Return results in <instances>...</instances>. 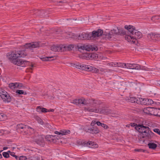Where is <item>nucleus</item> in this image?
Wrapping results in <instances>:
<instances>
[{"mask_svg":"<svg viewBox=\"0 0 160 160\" xmlns=\"http://www.w3.org/2000/svg\"><path fill=\"white\" fill-rule=\"evenodd\" d=\"M111 110H110L106 109L103 108H101L100 114H109L111 113Z\"/></svg>","mask_w":160,"mask_h":160,"instance_id":"nucleus-27","label":"nucleus"},{"mask_svg":"<svg viewBox=\"0 0 160 160\" xmlns=\"http://www.w3.org/2000/svg\"><path fill=\"white\" fill-rule=\"evenodd\" d=\"M41 110V112H42V113H45V112H48L47 109H46V108H44L43 107L42 108V109Z\"/></svg>","mask_w":160,"mask_h":160,"instance_id":"nucleus-46","label":"nucleus"},{"mask_svg":"<svg viewBox=\"0 0 160 160\" xmlns=\"http://www.w3.org/2000/svg\"><path fill=\"white\" fill-rule=\"evenodd\" d=\"M126 126H127V127H129V126H128V125H127Z\"/></svg>","mask_w":160,"mask_h":160,"instance_id":"nucleus-64","label":"nucleus"},{"mask_svg":"<svg viewBox=\"0 0 160 160\" xmlns=\"http://www.w3.org/2000/svg\"><path fill=\"white\" fill-rule=\"evenodd\" d=\"M96 122L95 121L93 120L91 122V126L92 127L95 126L94 125L96 124Z\"/></svg>","mask_w":160,"mask_h":160,"instance_id":"nucleus-50","label":"nucleus"},{"mask_svg":"<svg viewBox=\"0 0 160 160\" xmlns=\"http://www.w3.org/2000/svg\"><path fill=\"white\" fill-rule=\"evenodd\" d=\"M61 1H59V2H63V1H62V0H60ZM53 1H57V2H58V0H53Z\"/></svg>","mask_w":160,"mask_h":160,"instance_id":"nucleus-61","label":"nucleus"},{"mask_svg":"<svg viewBox=\"0 0 160 160\" xmlns=\"http://www.w3.org/2000/svg\"><path fill=\"white\" fill-rule=\"evenodd\" d=\"M16 93H18L19 94H24L26 95L27 93L26 92H24L22 90H18L16 91Z\"/></svg>","mask_w":160,"mask_h":160,"instance_id":"nucleus-38","label":"nucleus"},{"mask_svg":"<svg viewBox=\"0 0 160 160\" xmlns=\"http://www.w3.org/2000/svg\"><path fill=\"white\" fill-rule=\"evenodd\" d=\"M61 135H65L70 133V131L69 130H61Z\"/></svg>","mask_w":160,"mask_h":160,"instance_id":"nucleus-33","label":"nucleus"},{"mask_svg":"<svg viewBox=\"0 0 160 160\" xmlns=\"http://www.w3.org/2000/svg\"><path fill=\"white\" fill-rule=\"evenodd\" d=\"M6 116L3 113H0V121H3L6 118Z\"/></svg>","mask_w":160,"mask_h":160,"instance_id":"nucleus-40","label":"nucleus"},{"mask_svg":"<svg viewBox=\"0 0 160 160\" xmlns=\"http://www.w3.org/2000/svg\"><path fill=\"white\" fill-rule=\"evenodd\" d=\"M74 66L78 69L87 71H92L94 72H98L99 71L98 69L97 68L90 65L83 64L79 63L78 64H75Z\"/></svg>","mask_w":160,"mask_h":160,"instance_id":"nucleus-6","label":"nucleus"},{"mask_svg":"<svg viewBox=\"0 0 160 160\" xmlns=\"http://www.w3.org/2000/svg\"><path fill=\"white\" fill-rule=\"evenodd\" d=\"M148 145L150 149H155L157 147V144L153 143H149L148 144Z\"/></svg>","mask_w":160,"mask_h":160,"instance_id":"nucleus-30","label":"nucleus"},{"mask_svg":"<svg viewBox=\"0 0 160 160\" xmlns=\"http://www.w3.org/2000/svg\"><path fill=\"white\" fill-rule=\"evenodd\" d=\"M2 155L4 157L6 158L9 157V154L8 152H3L2 153Z\"/></svg>","mask_w":160,"mask_h":160,"instance_id":"nucleus-41","label":"nucleus"},{"mask_svg":"<svg viewBox=\"0 0 160 160\" xmlns=\"http://www.w3.org/2000/svg\"><path fill=\"white\" fill-rule=\"evenodd\" d=\"M42 107V106H38L36 108V111L37 112L40 113L41 112V110Z\"/></svg>","mask_w":160,"mask_h":160,"instance_id":"nucleus-42","label":"nucleus"},{"mask_svg":"<svg viewBox=\"0 0 160 160\" xmlns=\"http://www.w3.org/2000/svg\"><path fill=\"white\" fill-rule=\"evenodd\" d=\"M7 152H8L9 153H9H10H10H11V152H11V151H8Z\"/></svg>","mask_w":160,"mask_h":160,"instance_id":"nucleus-62","label":"nucleus"},{"mask_svg":"<svg viewBox=\"0 0 160 160\" xmlns=\"http://www.w3.org/2000/svg\"><path fill=\"white\" fill-rule=\"evenodd\" d=\"M54 111V109H50L49 110H48V112H53Z\"/></svg>","mask_w":160,"mask_h":160,"instance_id":"nucleus-58","label":"nucleus"},{"mask_svg":"<svg viewBox=\"0 0 160 160\" xmlns=\"http://www.w3.org/2000/svg\"><path fill=\"white\" fill-rule=\"evenodd\" d=\"M148 73L149 74H154V73L153 72V71L152 70H150V69H149V68L148 69Z\"/></svg>","mask_w":160,"mask_h":160,"instance_id":"nucleus-52","label":"nucleus"},{"mask_svg":"<svg viewBox=\"0 0 160 160\" xmlns=\"http://www.w3.org/2000/svg\"><path fill=\"white\" fill-rule=\"evenodd\" d=\"M24 48L27 49H30L31 50L34 48H39L42 46V45L39 42H32L27 43L24 45Z\"/></svg>","mask_w":160,"mask_h":160,"instance_id":"nucleus-9","label":"nucleus"},{"mask_svg":"<svg viewBox=\"0 0 160 160\" xmlns=\"http://www.w3.org/2000/svg\"><path fill=\"white\" fill-rule=\"evenodd\" d=\"M10 154V155L13 157L14 156V155H15V153L13 152H11Z\"/></svg>","mask_w":160,"mask_h":160,"instance_id":"nucleus-56","label":"nucleus"},{"mask_svg":"<svg viewBox=\"0 0 160 160\" xmlns=\"http://www.w3.org/2000/svg\"><path fill=\"white\" fill-rule=\"evenodd\" d=\"M126 33V31L123 29L117 28L116 29H113L106 33L103 35V38L106 39L112 40L115 39L116 36L118 35H124Z\"/></svg>","mask_w":160,"mask_h":160,"instance_id":"nucleus-4","label":"nucleus"},{"mask_svg":"<svg viewBox=\"0 0 160 160\" xmlns=\"http://www.w3.org/2000/svg\"><path fill=\"white\" fill-rule=\"evenodd\" d=\"M149 121L143 120L141 124H138L135 128L139 132L144 133L142 138H146V139H150L153 136L154 133L152 132L149 128Z\"/></svg>","mask_w":160,"mask_h":160,"instance_id":"nucleus-2","label":"nucleus"},{"mask_svg":"<svg viewBox=\"0 0 160 160\" xmlns=\"http://www.w3.org/2000/svg\"><path fill=\"white\" fill-rule=\"evenodd\" d=\"M52 136L51 135H48L46 136L45 138L48 141L55 142L56 141L55 138H52Z\"/></svg>","mask_w":160,"mask_h":160,"instance_id":"nucleus-25","label":"nucleus"},{"mask_svg":"<svg viewBox=\"0 0 160 160\" xmlns=\"http://www.w3.org/2000/svg\"><path fill=\"white\" fill-rule=\"evenodd\" d=\"M36 120L39 123L41 124H43V122L42 121V119H41V118L38 117H36Z\"/></svg>","mask_w":160,"mask_h":160,"instance_id":"nucleus-37","label":"nucleus"},{"mask_svg":"<svg viewBox=\"0 0 160 160\" xmlns=\"http://www.w3.org/2000/svg\"><path fill=\"white\" fill-rule=\"evenodd\" d=\"M77 47L79 50L81 49L90 51H96L98 50L97 47L94 45L84 44L82 46L78 45Z\"/></svg>","mask_w":160,"mask_h":160,"instance_id":"nucleus-8","label":"nucleus"},{"mask_svg":"<svg viewBox=\"0 0 160 160\" xmlns=\"http://www.w3.org/2000/svg\"><path fill=\"white\" fill-rule=\"evenodd\" d=\"M32 129L30 127L22 124H18L17 125V129L21 133L25 135L28 134L29 129Z\"/></svg>","mask_w":160,"mask_h":160,"instance_id":"nucleus-7","label":"nucleus"},{"mask_svg":"<svg viewBox=\"0 0 160 160\" xmlns=\"http://www.w3.org/2000/svg\"><path fill=\"white\" fill-rule=\"evenodd\" d=\"M87 132H88L90 133L96 134L98 133L100 131L99 129L97 126H94L91 128H89L86 131Z\"/></svg>","mask_w":160,"mask_h":160,"instance_id":"nucleus-15","label":"nucleus"},{"mask_svg":"<svg viewBox=\"0 0 160 160\" xmlns=\"http://www.w3.org/2000/svg\"><path fill=\"white\" fill-rule=\"evenodd\" d=\"M153 108H145L144 110V112L148 114L152 115Z\"/></svg>","mask_w":160,"mask_h":160,"instance_id":"nucleus-26","label":"nucleus"},{"mask_svg":"<svg viewBox=\"0 0 160 160\" xmlns=\"http://www.w3.org/2000/svg\"><path fill=\"white\" fill-rule=\"evenodd\" d=\"M101 126L105 129H108L109 128L108 126L103 123H102Z\"/></svg>","mask_w":160,"mask_h":160,"instance_id":"nucleus-49","label":"nucleus"},{"mask_svg":"<svg viewBox=\"0 0 160 160\" xmlns=\"http://www.w3.org/2000/svg\"><path fill=\"white\" fill-rule=\"evenodd\" d=\"M159 16H155L153 17H152L151 18V19L152 20H155V19H159Z\"/></svg>","mask_w":160,"mask_h":160,"instance_id":"nucleus-47","label":"nucleus"},{"mask_svg":"<svg viewBox=\"0 0 160 160\" xmlns=\"http://www.w3.org/2000/svg\"><path fill=\"white\" fill-rule=\"evenodd\" d=\"M107 33H108L107 32ZM103 33V31L101 29H98L97 31H94L92 32V33L91 34L90 33V39H93L94 38L100 37L102 35V36H103L104 34L106 33V32H105L104 34L102 35ZM103 38L106 39L105 38H103Z\"/></svg>","mask_w":160,"mask_h":160,"instance_id":"nucleus-11","label":"nucleus"},{"mask_svg":"<svg viewBox=\"0 0 160 160\" xmlns=\"http://www.w3.org/2000/svg\"><path fill=\"white\" fill-rule=\"evenodd\" d=\"M26 63H29V62L25 60H23L21 59H18L16 61H15L13 64L18 66H21L24 67L26 66Z\"/></svg>","mask_w":160,"mask_h":160,"instance_id":"nucleus-16","label":"nucleus"},{"mask_svg":"<svg viewBox=\"0 0 160 160\" xmlns=\"http://www.w3.org/2000/svg\"><path fill=\"white\" fill-rule=\"evenodd\" d=\"M157 84L160 86V80L157 82Z\"/></svg>","mask_w":160,"mask_h":160,"instance_id":"nucleus-60","label":"nucleus"},{"mask_svg":"<svg viewBox=\"0 0 160 160\" xmlns=\"http://www.w3.org/2000/svg\"><path fill=\"white\" fill-rule=\"evenodd\" d=\"M88 56L91 58V59H96L98 57V56L97 54L95 53H89Z\"/></svg>","mask_w":160,"mask_h":160,"instance_id":"nucleus-32","label":"nucleus"},{"mask_svg":"<svg viewBox=\"0 0 160 160\" xmlns=\"http://www.w3.org/2000/svg\"><path fill=\"white\" fill-rule=\"evenodd\" d=\"M134 151L136 152H144L146 150L142 149H135Z\"/></svg>","mask_w":160,"mask_h":160,"instance_id":"nucleus-45","label":"nucleus"},{"mask_svg":"<svg viewBox=\"0 0 160 160\" xmlns=\"http://www.w3.org/2000/svg\"><path fill=\"white\" fill-rule=\"evenodd\" d=\"M82 145L83 146H88L92 148H96L98 147V145L95 142L91 141L88 142H83L82 143Z\"/></svg>","mask_w":160,"mask_h":160,"instance_id":"nucleus-14","label":"nucleus"},{"mask_svg":"<svg viewBox=\"0 0 160 160\" xmlns=\"http://www.w3.org/2000/svg\"><path fill=\"white\" fill-rule=\"evenodd\" d=\"M130 125L131 126V127H134L135 126V127H137V126H138V124L136 123H131L130 124Z\"/></svg>","mask_w":160,"mask_h":160,"instance_id":"nucleus-48","label":"nucleus"},{"mask_svg":"<svg viewBox=\"0 0 160 160\" xmlns=\"http://www.w3.org/2000/svg\"><path fill=\"white\" fill-rule=\"evenodd\" d=\"M110 65H111L112 66H113V67H115V66H116V63H112L110 64Z\"/></svg>","mask_w":160,"mask_h":160,"instance_id":"nucleus-57","label":"nucleus"},{"mask_svg":"<svg viewBox=\"0 0 160 160\" xmlns=\"http://www.w3.org/2000/svg\"><path fill=\"white\" fill-rule=\"evenodd\" d=\"M128 69L136 70H140L141 68V66L135 64L129 63Z\"/></svg>","mask_w":160,"mask_h":160,"instance_id":"nucleus-19","label":"nucleus"},{"mask_svg":"<svg viewBox=\"0 0 160 160\" xmlns=\"http://www.w3.org/2000/svg\"><path fill=\"white\" fill-rule=\"evenodd\" d=\"M129 63H122L120 62L117 63H116V66L115 67H121L125 68H127L128 69L129 67Z\"/></svg>","mask_w":160,"mask_h":160,"instance_id":"nucleus-20","label":"nucleus"},{"mask_svg":"<svg viewBox=\"0 0 160 160\" xmlns=\"http://www.w3.org/2000/svg\"><path fill=\"white\" fill-rule=\"evenodd\" d=\"M8 148V147H5L3 148V149L4 150H6Z\"/></svg>","mask_w":160,"mask_h":160,"instance_id":"nucleus-59","label":"nucleus"},{"mask_svg":"<svg viewBox=\"0 0 160 160\" xmlns=\"http://www.w3.org/2000/svg\"><path fill=\"white\" fill-rule=\"evenodd\" d=\"M36 143L42 147H43L45 145L44 139L40 136H39Z\"/></svg>","mask_w":160,"mask_h":160,"instance_id":"nucleus-24","label":"nucleus"},{"mask_svg":"<svg viewBox=\"0 0 160 160\" xmlns=\"http://www.w3.org/2000/svg\"><path fill=\"white\" fill-rule=\"evenodd\" d=\"M57 98H58V99H59L60 98H59V97H57Z\"/></svg>","mask_w":160,"mask_h":160,"instance_id":"nucleus-63","label":"nucleus"},{"mask_svg":"<svg viewBox=\"0 0 160 160\" xmlns=\"http://www.w3.org/2000/svg\"><path fill=\"white\" fill-rule=\"evenodd\" d=\"M62 47V45H53L51 47V49L54 52H62L63 50Z\"/></svg>","mask_w":160,"mask_h":160,"instance_id":"nucleus-17","label":"nucleus"},{"mask_svg":"<svg viewBox=\"0 0 160 160\" xmlns=\"http://www.w3.org/2000/svg\"><path fill=\"white\" fill-rule=\"evenodd\" d=\"M14 157L15 158L16 160H19V156L15 155Z\"/></svg>","mask_w":160,"mask_h":160,"instance_id":"nucleus-55","label":"nucleus"},{"mask_svg":"<svg viewBox=\"0 0 160 160\" xmlns=\"http://www.w3.org/2000/svg\"><path fill=\"white\" fill-rule=\"evenodd\" d=\"M27 55V53L23 51L14 50L8 53L6 57L8 60L13 63L15 61L18 59V58L24 57Z\"/></svg>","mask_w":160,"mask_h":160,"instance_id":"nucleus-3","label":"nucleus"},{"mask_svg":"<svg viewBox=\"0 0 160 160\" xmlns=\"http://www.w3.org/2000/svg\"><path fill=\"white\" fill-rule=\"evenodd\" d=\"M140 98H137L135 97H130L128 98L129 102H136L138 104H139L140 101L139 100Z\"/></svg>","mask_w":160,"mask_h":160,"instance_id":"nucleus-29","label":"nucleus"},{"mask_svg":"<svg viewBox=\"0 0 160 160\" xmlns=\"http://www.w3.org/2000/svg\"><path fill=\"white\" fill-rule=\"evenodd\" d=\"M124 28L130 33V35H132L134 32V30H136L135 27L131 25H125Z\"/></svg>","mask_w":160,"mask_h":160,"instance_id":"nucleus-18","label":"nucleus"},{"mask_svg":"<svg viewBox=\"0 0 160 160\" xmlns=\"http://www.w3.org/2000/svg\"><path fill=\"white\" fill-rule=\"evenodd\" d=\"M54 133L55 134L58 135H61V130L60 131V132H58L57 131H55L54 132Z\"/></svg>","mask_w":160,"mask_h":160,"instance_id":"nucleus-53","label":"nucleus"},{"mask_svg":"<svg viewBox=\"0 0 160 160\" xmlns=\"http://www.w3.org/2000/svg\"><path fill=\"white\" fill-rule=\"evenodd\" d=\"M148 68H146L144 66H141V68L140 69L144 70L145 71H148Z\"/></svg>","mask_w":160,"mask_h":160,"instance_id":"nucleus-51","label":"nucleus"},{"mask_svg":"<svg viewBox=\"0 0 160 160\" xmlns=\"http://www.w3.org/2000/svg\"><path fill=\"white\" fill-rule=\"evenodd\" d=\"M90 33H82L79 34L77 38L78 40H84L90 39Z\"/></svg>","mask_w":160,"mask_h":160,"instance_id":"nucleus-13","label":"nucleus"},{"mask_svg":"<svg viewBox=\"0 0 160 160\" xmlns=\"http://www.w3.org/2000/svg\"><path fill=\"white\" fill-rule=\"evenodd\" d=\"M142 34L137 30H134V32L132 35H128L125 36V39L128 42L136 43L137 39L142 38Z\"/></svg>","mask_w":160,"mask_h":160,"instance_id":"nucleus-5","label":"nucleus"},{"mask_svg":"<svg viewBox=\"0 0 160 160\" xmlns=\"http://www.w3.org/2000/svg\"><path fill=\"white\" fill-rule=\"evenodd\" d=\"M152 115L160 117V108H153Z\"/></svg>","mask_w":160,"mask_h":160,"instance_id":"nucleus-22","label":"nucleus"},{"mask_svg":"<svg viewBox=\"0 0 160 160\" xmlns=\"http://www.w3.org/2000/svg\"><path fill=\"white\" fill-rule=\"evenodd\" d=\"M19 160H26L27 159V158L25 156H21L19 157Z\"/></svg>","mask_w":160,"mask_h":160,"instance_id":"nucleus-44","label":"nucleus"},{"mask_svg":"<svg viewBox=\"0 0 160 160\" xmlns=\"http://www.w3.org/2000/svg\"><path fill=\"white\" fill-rule=\"evenodd\" d=\"M71 103L76 105L83 104L88 106L84 108L86 111L100 113L101 108L97 107L100 103L99 101L92 98L80 99L73 100Z\"/></svg>","mask_w":160,"mask_h":160,"instance_id":"nucleus-1","label":"nucleus"},{"mask_svg":"<svg viewBox=\"0 0 160 160\" xmlns=\"http://www.w3.org/2000/svg\"><path fill=\"white\" fill-rule=\"evenodd\" d=\"M153 131L160 135V130L159 129L155 128L153 130Z\"/></svg>","mask_w":160,"mask_h":160,"instance_id":"nucleus-43","label":"nucleus"},{"mask_svg":"<svg viewBox=\"0 0 160 160\" xmlns=\"http://www.w3.org/2000/svg\"><path fill=\"white\" fill-rule=\"evenodd\" d=\"M9 87L12 89H13L16 88V85L15 83H11L9 84Z\"/></svg>","mask_w":160,"mask_h":160,"instance_id":"nucleus-36","label":"nucleus"},{"mask_svg":"<svg viewBox=\"0 0 160 160\" xmlns=\"http://www.w3.org/2000/svg\"><path fill=\"white\" fill-rule=\"evenodd\" d=\"M147 38L150 41H158L160 38V34L151 32L147 35Z\"/></svg>","mask_w":160,"mask_h":160,"instance_id":"nucleus-10","label":"nucleus"},{"mask_svg":"<svg viewBox=\"0 0 160 160\" xmlns=\"http://www.w3.org/2000/svg\"><path fill=\"white\" fill-rule=\"evenodd\" d=\"M28 65L29 66H30L31 67L29 68H27L26 70V72H32V68L34 67V66L32 64H31V65H29L28 64Z\"/></svg>","mask_w":160,"mask_h":160,"instance_id":"nucleus-35","label":"nucleus"},{"mask_svg":"<svg viewBox=\"0 0 160 160\" xmlns=\"http://www.w3.org/2000/svg\"><path fill=\"white\" fill-rule=\"evenodd\" d=\"M96 124H97V125L98 126H101L102 125V123H101L100 122L98 121V122H96Z\"/></svg>","mask_w":160,"mask_h":160,"instance_id":"nucleus-54","label":"nucleus"},{"mask_svg":"<svg viewBox=\"0 0 160 160\" xmlns=\"http://www.w3.org/2000/svg\"><path fill=\"white\" fill-rule=\"evenodd\" d=\"M139 104L145 105H151L154 103V102L151 99L145 98H140Z\"/></svg>","mask_w":160,"mask_h":160,"instance_id":"nucleus-12","label":"nucleus"},{"mask_svg":"<svg viewBox=\"0 0 160 160\" xmlns=\"http://www.w3.org/2000/svg\"><path fill=\"white\" fill-rule=\"evenodd\" d=\"M8 92L5 91L3 88H0V96L2 98V97H4L6 94H7Z\"/></svg>","mask_w":160,"mask_h":160,"instance_id":"nucleus-31","label":"nucleus"},{"mask_svg":"<svg viewBox=\"0 0 160 160\" xmlns=\"http://www.w3.org/2000/svg\"><path fill=\"white\" fill-rule=\"evenodd\" d=\"M39 136H32L31 140V141L32 142H36L38 139Z\"/></svg>","mask_w":160,"mask_h":160,"instance_id":"nucleus-34","label":"nucleus"},{"mask_svg":"<svg viewBox=\"0 0 160 160\" xmlns=\"http://www.w3.org/2000/svg\"><path fill=\"white\" fill-rule=\"evenodd\" d=\"M74 48V45L70 44L68 45L64 46L62 45V48L63 49V51H70Z\"/></svg>","mask_w":160,"mask_h":160,"instance_id":"nucleus-21","label":"nucleus"},{"mask_svg":"<svg viewBox=\"0 0 160 160\" xmlns=\"http://www.w3.org/2000/svg\"><path fill=\"white\" fill-rule=\"evenodd\" d=\"M16 88H18L19 89H21L23 87L22 84L19 82L16 83Z\"/></svg>","mask_w":160,"mask_h":160,"instance_id":"nucleus-39","label":"nucleus"},{"mask_svg":"<svg viewBox=\"0 0 160 160\" xmlns=\"http://www.w3.org/2000/svg\"><path fill=\"white\" fill-rule=\"evenodd\" d=\"M4 96V97L2 98L4 102H11V98L8 93L6 94L5 96Z\"/></svg>","mask_w":160,"mask_h":160,"instance_id":"nucleus-23","label":"nucleus"},{"mask_svg":"<svg viewBox=\"0 0 160 160\" xmlns=\"http://www.w3.org/2000/svg\"><path fill=\"white\" fill-rule=\"evenodd\" d=\"M57 56H51V57H42V58H41L40 59L42 61H49V59L50 58H53L51 60H55L56 58V57Z\"/></svg>","mask_w":160,"mask_h":160,"instance_id":"nucleus-28","label":"nucleus"}]
</instances>
